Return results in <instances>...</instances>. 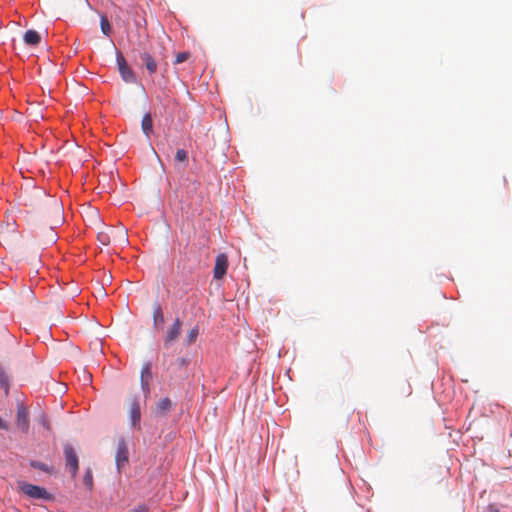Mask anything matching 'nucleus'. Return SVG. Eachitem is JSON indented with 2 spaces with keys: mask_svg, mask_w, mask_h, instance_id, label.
Masks as SVG:
<instances>
[{
  "mask_svg": "<svg viewBox=\"0 0 512 512\" xmlns=\"http://www.w3.org/2000/svg\"><path fill=\"white\" fill-rule=\"evenodd\" d=\"M172 402L169 398L165 397L159 400L156 406V410L160 414H166L171 410Z\"/></svg>",
  "mask_w": 512,
  "mask_h": 512,
  "instance_id": "nucleus-14",
  "label": "nucleus"
},
{
  "mask_svg": "<svg viewBox=\"0 0 512 512\" xmlns=\"http://www.w3.org/2000/svg\"><path fill=\"white\" fill-rule=\"evenodd\" d=\"M84 483L91 487L92 486V474L90 471H88L84 477Z\"/></svg>",
  "mask_w": 512,
  "mask_h": 512,
  "instance_id": "nucleus-23",
  "label": "nucleus"
},
{
  "mask_svg": "<svg viewBox=\"0 0 512 512\" xmlns=\"http://www.w3.org/2000/svg\"><path fill=\"white\" fill-rule=\"evenodd\" d=\"M404 393H405L406 395H410V394L412 393V388H411L410 384H407V387H406V389L404 390Z\"/></svg>",
  "mask_w": 512,
  "mask_h": 512,
  "instance_id": "nucleus-26",
  "label": "nucleus"
},
{
  "mask_svg": "<svg viewBox=\"0 0 512 512\" xmlns=\"http://www.w3.org/2000/svg\"><path fill=\"white\" fill-rule=\"evenodd\" d=\"M188 58H189V53H188V52H180V53H178V54L176 55L175 63H176V64L183 63V62H185Z\"/></svg>",
  "mask_w": 512,
  "mask_h": 512,
  "instance_id": "nucleus-21",
  "label": "nucleus"
},
{
  "mask_svg": "<svg viewBox=\"0 0 512 512\" xmlns=\"http://www.w3.org/2000/svg\"><path fill=\"white\" fill-rule=\"evenodd\" d=\"M198 334H199V329L198 327H194L192 328L187 336H186V342L188 345H191L192 343H194L196 341V338L198 337Z\"/></svg>",
  "mask_w": 512,
  "mask_h": 512,
  "instance_id": "nucleus-19",
  "label": "nucleus"
},
{
  "mask_svg": "<svg viewBox=\"0 0 512 512\" xmlns=\"http://www.w3.org/2000/svg\"><path fill=\"white\" fill-rule=\"evenodd\" d=\"M18 490L31 499H39L44 501L53 500V495L44 487L27 483L25 481L18 482Z\"/></svg>",
  "mask_w": 512,
  "mask_h": 512,
  "instance_id": "nucleus-1",
  "label": "nucleus"
},
{
  "mask_svg": "<svg viewBox=\"0 0 512 512\" xmlns=\"http://www.w3.org/2000/svg\"><path fill=\"white\" fill-rule=\"evenodd\" d=\"M128 462V448L126 442L121 439L118 442L116 451V465L118 469H121Z\"/></svg>",
  "mask_w": 512,
  "mask_h": 512,
  "instance_id": "nucleus-7",
  "label": "nucleus"
},
{
  "mask_svg": "<svg viewBox=\"0 0 512 512\" xmlns=\"http://www.w3.org/2000/svg\"><path fill=\"white\" fill-rule=\"evenodd\" d=\"M100 27H101V31L104 35L110 36L112 29H111V25H110L109 20L106 15L100 16Z\"/></svg>",
  "mask_w": 512,
  "mask_h": 512,
  "instance_id": "nucleus-18",
  "label": "nucleus"
},
{
  "mask_svg": "<svg viewBox=\"0 0 512 512\" xmlns=\"http://www.w3.org/2000/svg\"><path fill=\"white\" fill-rule=\"evenodd\" d=\"M152 379L151 363H145L141 369L140 382L145 396L150 393V381Z\"/></svg>",
  "mask_w": 512,
  "mask_h": 512,
  "instance_id": "nucleus-6",
  "label": "nucleus"
},
{
  "mask_svg": "<svg viewBox=\"0 0 512 512\" xmlns=\"http://www.w3.org/2000/svg\"><path fill=\"white\" fill-rule=\"evenodd\" d=\"M52 213L54 214L55 218L49 222L51 224V227L53 225H58L62 222V209L57 202H55V204L52 207Z\"/></svg>",
  "mask_w": 512,
  "mask_h": 512,
  "instance_id": "nucleus-16",
  "label": "nucleus"
},
{
  "mask_svg": "<svg viewBox=\"0 0 512 512\" xmlns=\"http://www.w3.org/2000/svg\"><path fill=\"white\" fill-rule=\"evenodd\" d=\"M130 419L133 426H139L141 419L140 404L136 397L129 398Z\"/></svg>",
  "mask_w": 512,
  "mask_h": 512,
  "instance_id": "nucleus-8",
  "label": "nucleus"
},
{
  "mask_svg": "<svg viewBox=\"0 0 512 512\" xmlns=\"http://www.w3.org/2000/svg\"><path fill=\"white\" fill-rule=\"evenodd\" d=\"M66 466L70 469L72 476L77 474L79 468L78 456L70 444L64 445Z\"/></svg>",
  "mask_w": 512,
  "mask_h": 512,
  "instance_id": "nucleus-3",
  "label": "nucleus"
},
{
  "mask_svg": "<svg viewBox=\"0 0 512 512\" xmlns=\"http://www.w3.org/2000/svg\"><path fill=\"white\" fill-rule=\"evenodd\" d=\"M55 240H56L55 235H52L50 238V241L55 242Z\"/></svg>",
  "mask_w": 512,
  "mask_h": 512,
  "instance_id": "nucleus-28",
  "label": "nucleus"
},
{
  "mask_svg": "<svg viewBox=\"0 0 512 512\" xmlns=\"http://www.w3.org/2000/svg\"><path fill=\"white\" fill-rule=\"evenodd\" d=\"M181 326L182 323L179 318L175 320L173 325L168 329L166 337H165V344L169 345L172 342H174L181 333Z\"/></svg>",
  "mask_w": 512,
  "mask_h": 512,
  "instance_id": "nucleus-9",
  "label": "nucleus"
},
{
  "mask_svg": "<svg viewBox=\"0 0 512 512\" xmlns=\"http://www.w3.org/2000/svg\"><path fill=\"white\" fill-rule=\"evenodd\" d=\"M23 39H24V42L27 44V45H30V46H35L37 44L40 43L41 41V36L40 34L35 31V30H27L25 33H24V36H23Z\"/></svg>",
  "mask_w": 512,
  "mask_h": 512,
  "instance_id": "nucleus-12",
  "label": "nucleus"
},
{
  "mask_svg": "<svg viewBox=\"0 0 512 512\" xmlns=\"http://www.w3.org/2000/svg\"><path fill=\"white\" fill-rule=\"evenodd\" d=\"M117 64L121 77L127 83L135 82V74L132 69L128 66L125 58L122 54L117 55Z\"/></svg>",
  "mask_w": 512,
  "mask_h": 512,
  "instance_id": "nucleus-4",
  "label": "nucleus"
},
{
  "mask_svg": "<svg viewBox=\"0 0 512 512\" xmlns=\"http://www.w3.org/2000/svg\"><path fill=\"white\" fill-rule=\"evenodd\" d=\"M0 387L4 389L5 394L9 393V376L0 365Z\"/></svg>",
  "mask_w": 512,
  "mask_h": 512,
  "instance_id": "nucleus-17",
  "label": "nucleus"
},
{
  "mask_svg": "<svg viewBox=\"0 0 512 512\" xmlns=\"http://www.w3.org/2000/svg\"><path fill=\"white\" fill-rule=\"evenodd\" d=\"M141 127H142L143 133L146 135V137L149 138L153 132V121H152V117H151L150 113H146L143 116L142 122H141Z\"/></svg>",
  "mask_w": 512,
  "mask_h": 512,
  "instance_id": "nucleus-13",
  "label": "nucleus"
},
{
  "mask_svg": "<svg viewBox=\"0 0 512 512\" xmlns=\"http://www.w3.org/2000/svg\"><path fill=\"white\" fill-rule=\"evenodd\" d=\"M176 364L179 367H184V366L188 365V360L186 358H179V359H177Z\"/></svg>",
  "mask_w": 512,
  "mask_h": 512,
  "instance_id": "nucleus-24",
  "label": "nucleus"
},
{
  "mask_svg": "<svg viewBox=\"0 0 512 512\" xmlns=\"http://www.w3.org/2000/svg\"><path fill=\"white\" fill-rule=\"evenodd\" d=\"M17 425L23 431L27 432L29 428V417L27 409L20 405L17 409Z\"/></svg>",
  "mask_w": 512,
  "mask_h": 512,
  "instance_id": "nucleus-10",
  "label": "nucleus"
},
{
  "mask_svg": "<svg viewBox=\"0 0 512 512\" xmlns=\"http://www.w3.org/2000/svg\"><path fill=\"white\" fill-rule=\"evenodd\" d=\"M228 269V258L225 254H219L215 260V266L213 270L214 278L220 280L226 274Z\"/></svg>",
  "mask_w": 512,
  "mask_h": 512,
  "instance_id": "nucleus-5",
  "label": "nucleus"
},
{
  "mask_svg": "<svg viewBox=\"0 0 512 512\" xmlns=\"http://www.w3.org/2000/svg\"><path fill=\"white\" fill-rule=\"evenodd\" d=\"M42 424H43V426H44L46 429H50V428H49V425H48V422H47V420H46V418H45V417H42Z\"/></svg>",
  "mask_w": 512,
  "mask_h": 512,
  "instance_id": "nucleus-27",
  "label": "nucleus"
},
{
  "mask_svg": "<svg viewBox=\"0 0 512 512\" xmlns=\"http://www.w3.org/2000/svg\"><path fill=\"white\" fill-rule=\"evenodd\" d=\"M32 466L37 468V469H40L42 471H46V472L50 471L49 468L47 467V465H45L43 463H40V462H33Z\"/></svg>",
  "mask_w": 512,
  "mask_h": 512,
  "instance_id": "nucleus-22",
  "label": "nucleus"
},
{
  "mask_svg": "<svg viewBox=\"0 0 512 512\" xmlns=\"http://www.w3.org/2000/svg\"><path fill=\"white\" fill-rule=\"evenodd\" d=\"M153 320L155 327L162 326L164 324V314L160 305H156L153 310Z\"/></svg>",
  "mask_w": 512,
  "mask_h": 512,
  "instance_id": "nucleus-15",
  "label": "nucleus"
},
{
  "mask_svg": "<svg viewBox=\"0 0 512 512\" xmlns=\"http://www.w3.org/2000/svg\"><path fill=\"white\" fill-rule=\"evenodd\" d=\"M97 239L102 245H109L110 242L118 241L121 243H126L128 241L127 232L121 228L115 229L108 227L107 231H101L97 235Z\"/></svg>",
  "mask_w": 512,
  "mask_h": 512,
  "instance_id": "nucleus-2",
  "label": "nucleus"
},
{
  "mask_svg": "<svg viewBox=\"0 0 512 512\" xmlns=\"http://www.w3.org/2000/svg\"><path fill=\"white\" fill-rule=\"evenodd\" d=\"M175 160L178 161V162L187 163L188 162V153H187V151L184 150V149H179L176 152Z\"/></svg>",
  "mask_w": 512,
  "mask_h": 512,
  "instance_id": "nucleus-20",
  "label": "nucleus"
},
{
  "mask_svg": "<svg viewBox=\"0 0 512 512\" xmlns=\"http://www.w3.org/2000/svg\"><path fill=\"white\" fill-rule=\"evenodd\" d=\"M141 60L143 61L146 69L148 70V72L150 74H154L156 73L157 71V62L156 60L153 58V56L147 52H143L141 54Z\"/></svg>",
  "mask_w": 512,
  "mask_h": 512,
  "instance_id": "nucleus-11",
  "label": "nucleus"
},
{
  "mask_svg": "<svg viewBox=\"0 0 512 512\" xmlns=\"http://www.w3.org/2000/svg\"><path fill=\"white\" fill-rule=\"evenodd\" d=\"M8 424L3 421V419L0 417V429L8 430Z\"/></svg>",
  "mask_w": 512,
  "mask_h": 512,
  "instance_id": "nucleus-25",
  "label": "nucleus"
}]
</instances>
